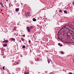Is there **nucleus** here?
Segmentation results:
<instances>
[{"instance_id":"10","label":"nucleus","mask_w":74,"mask_h":74,"mask_svg":"<svg viewBox=\"0 0 74 74\" xmlns=\"http://www.w3.org/2000/svg\"><path fill=\"white\" fill-rule=\"evenodd\" d=\"M19 8H17L16 9L15 11H19Z\"/></svg>"},{"instance_id":"6","label":"nucleus","mask_w":74,"mask_h":74,"mask_svg":"<svg viewBox=\"0 0 74 74\" xmlns=\"http://www.w3.org/2000/svg\"><path fill=\"white\" fill-rule=\"evenodd\" d=\"M63 29H64V27L63 26L62 27L60 30L59 31L60 32L63 30Z\"/></svg>"},{"instance_id":"21","label":"nucleus","mask_w":74,"mask_h":74,"mask_svg":"<svg viewBox=\"0 0 74 74\" xmlns=\"http://www.w3.org/2000/svg\"><path fill=\"white\" fill-rule=\"evenodd\" d=\"M60 40H61V41H63L62 40V38H60Z\"/></svg>"},{"instance_id":"40","label":"nucleus","mask_w":74,"mask_h":74,"mask_svg":"<svg viewBox=\"0 0 74 74\" xmlns=\"http://www.w3.org/2000/svg\"><path fill=\"white\" fill-rule=\"evenodd\" d=\"M14 30H15V28H14Z\"/></svg>"},{"instance_id":"39","label":"nucleus","mask_w":74,"mask_h":74,"mask_svg":"<svg viewBox=\"0 0 74 74\" xmlns=\"http://www.w3.org/2000/svg\"><path fill=\"white\" fill-rule=\"evenodd\" d=\"M23 36V35H21V36L22 37V36Z\"/></svg>"},{"instance_id":"2","label":"nucleus","mask_w":74,"mask_h":74,"mask_svg":"<svg viewBox=\"0 0 74 74\" xmlns=\"http://www.w3.org/2000/svg\"><path fill=\"white\" fill-rule=\"evenodd\" d=\"M30 15V13L29 12H27L25 13V16H29Z\"/></svg>"},{"instance_id":"15","label":"nucleus","mask_w":74,"mask_h":74,"mask_svg":"<svg viewBox=\"0 0 74 74\" xmlns=\"http://www.w3.org/2000/svg\"><path fill=\"white\" fill-rule=\"evenodd\" d=\"M69 34V32H67V37H69V36H70L69 35H68V34Z\"/></svg>"},{"instance_id":"34","label":"nucleus","mask_w":74,"mask_h":74,"mask_svg":"<svg viewBox=\"0 0 74 74\" xmlns=\"http://www.w3.org/2000/svg\"><path fill=\"white\" fill-rule=\"evenodd\" d=\"M58 38L59 39V40H60V38H59V37H58Z\"/></svg>"},{"instance_id":"14","label":"nucleus","mask_w":74,"mask_h":74,"mask_svg":"<svg viewBox=\"0 0 74 74\" xmlns=\"http://www.w3.org/2000/svg\"><path fill=\"white\" fill-rule=\"evenodd\" d=\"M21 40L23 41H24V39H23V38H21Z\"/></svg>"},{"instance_id":"4","label":"nucleus","mask_w":74,"mask_h":74,"mask_svg":"<svg viewBox=\"0 0 74 74\" xmlns=\"http://www.w3.org/2000/svg\"><path fill=\"white\" fill-rule=\"evenodd\" d=\"M27 30H28L27 32H30V27H27Z\"/></svg>"},{"instance_id":"16","label":"nucleus","mask_w":74,"mask_h":74,"mask_svg":"<svg viewBox=\"0 0 74 74\" xmlns=\"http://www.w3.org/2000/svg\"><path fill=\"white\" fill-rule=\"evenodd\" d=\"M23 48H25V46L24 45L22 46Z\"/></svg>"},{"instance_id":"30","label":"nucleus","mask_w":74,"mask_h":74,"mask_svg":"<svg viewBox=\"0 0 74 74\" xmlns=\"http://www.w3.org/2000/svg\"><path fill=\"white\" fill-rule=\"evenodd\" d=\"M16 64H19V63L18 62H17L16 63Z\"/></svg>"},{"instance_id":"22","label":"nucleus","mask_w":74,"mask_h":74,"mask_svg":"<svg viewBox=\"0 0 74 74\" xmlns=\"http://www.w3.org/2000/svg\"><path fill=\"white\" fill-rule=\"evenodd\" d=\"M71 29H72V30H74V28H73L72 27H71Z\"/></svg>"},{"instance_id":"32","label":"nucleus","mask_w":74,"mask_h":74,"mask_svg":"<svg viewBox=\"0 0 74 74\" xmlns=\"http://www.w3.org/2000/svg\"><path fill=\"white\" fill-rule=\"evenodd\" d=\"M27 74V72L26 73H25V74Z\"/></svg>"},{"instance_id":"37","label":"nucleus","mask_w":74,"mask_h":74,"mask_svg":"<svg viewBox=\"0 0 74 74\" xmlns=\"http://www.w3.org/2000/svg\"><path fill=\"white\" fill-rule=\"evenodd\" d=\"M68 37H70V36H69Z\"/></svg>"},{"instance_id":"20","label":"nucleus","mask_w":74,"mask_h":74,"mask_svg":"<svg viewBox=\"0 0 74 74\" xmlns=\"http://www.w3.org/2000/svg\"><path fill=\"white\" fill-rule=\"evenodd\" d=\"M61 54H62V55L63 54V52H61Z\"/></svg>"},{"instance_id":"33","label":"nucleus","mask_w":74,"mask_h":74,"mask_svg":"<svg viewBox=\"0 0 74 74\" xmlns=\"http://www.w3.org/2000/svg\"><path fill=\"white\" fill-rule=\"evenodd\" d=\"M60 32V31L59 30V31L58 32V34L59 33V32Z\"/></svg>"},{"instance_id":"1","label":"nucleus","mask_w":74,"mask_h":74,"mask_svg":"<svg viewBox=\"0 0 74 74\" xmlns=\"http://www.w3.org/2000/svg\"><path fill=\"white\" fill-rule=\"evenodd\" d=\"M64 26V29L65 30V29H66V30H69V29L71 28V27L69 26V25L66 24V25H65Z\"/></svg>"},{"instance_id":"5","label":"nucleus","mask_w":74,"mask_h":74,"mask_svg":"<svg viewBox=\"0 0 74 74\" xmlns=\"http://www.w3.org/2000/svg\"><path fill=\"white\" fill-rule=\"evenodd\" d=\"M47 61H48V63H50V62H51V59H47Z\"/></svg>"},{"instance_id":"27","label":"nucleus","mask_w":74,"mask_h":74,"mask_svg":"<svg viewBox=\"0 0 74 74\" xmlns=\"http://www.w3.org/2000/svg\"><path fill=\"white\" fill-rule=\"evenodd\" d=\"M60 47H62V45H60Z\"/></svg>"},{"instance_id":"8","label":"nucleus","mask_w":74,"mask_h":74,"mask_svg":"<svg viewBox=\"0 0 74 74\" xmlns=\"http://www.w3.org/2000/svg\"><path fill=\"white\" fill-rule=\"evenodd\" d=\"M33 21H34V22H35V21H37V20H36V19L35 18H33Z\"/></svg>"},{"instance_id":"35","label":"nucleus","mask_w":74,"mask_h":74,"mask_svg":"<svg viewBox=\"0 0 74 74\" xmlns=\"http://www.w3.org/2000/svg\"><path fill=\"white\" fill-rule=\"evenodd\" d=\"M14 2H16V1L15 0L14 1Z\"/></svg>"},{"instance_id":"25","label":"nucleus","mask_w":74,"mask_h":74,"mask_svg":"<svg viewBox=\"0 0 74 74\" xmlns=\"http://www.w3.org/2000/svg\"><path fill=\"white\" fill-rule=\"evenodd\" d=\"M58 45H60V43H58Z\"/></svg>"},{"instance_id":"3","label":"nucleus","mask_w":74,"mask_h":74,"mask_svg":"<svg viewBox=\"0 0 74 74\" xmlns=\"http://www.w3.org/2000/svg\"><path fill=\"white\" fill-rule=\"evenodd\" d=\"M70 32H70V33H71L70 34H72V35H73V34L74 33V32L73 31V30H71L70 31Z\"/></svg>"},{"instance_id":"13","label":"nucleus","mask_w":74,"mask_h":74,"mask_svg":"<svg viewBox=\"0 0 74 74\" xmlns=\"http://www.w3.org/2000/svg\"><path fill=\"white\" fill-rule=\"evenodd\" d=\"M64 13H65V14H67V11H66V10H64Z\"/></svg>"},{"instance_id":"9","label":"nucleus","mask_w":74,"mask_h":74,"mask_svg":"<svg viewBox=\"0 0 74 74\" xmlns=\"http://www.w3.org/2000/svg\"><path fill=\"white\" fill-rule=\"evenodd\" d=\"M0 3L1 5V6H2V7H4V6L3 5V3H2L1 2H0Z\"/></svg>"},{"instance_id":"28","label":"nucleus","mask_w":74,"mask_h":74,"mask_svg":"<svg viewBox=\"0 0 74 74\" xmlns=\"http://www.w3.org/2000/svg\"><path fill=\"white\" fill-rule=\"evenodd\" d=\"M28 41H29V42H30L31 41H30V40H29Z\"/></svg>"},{"instance_id":"41","label":"nucleus","mask_w":74,"mask_h":74,"mask_svg":"<svg viewBox=\"0 0 74 74\" xmlns=\"http://www.w3.org/2000/svg\"><path fill=\"white\" fill-rule=\"evenodd\" d=\"M58 36H59V34H58Z\"/></svg>"},{"instance_id":"18","label":"nucleus","mask_w":74,"mask_h":74,"mask_svg":"<svg viewBox=\"0 0 74 74\" xmlns=\"http://www.w3.org/2000/svg\"><path fill=\"white\" fill-rule=\"evenodd\" d=\"M59 12H62V10H60L59 11Z\"/></svg>"},{"instance_id":"12","label":"nucleus","mask_w":74,"mask_h":74,"mask_svg":"<svg viewBox=\"0 0 74 74\" xmlns=\"http://www.w3.org/2000/svg\"><path fill=\"white\" fill-rule=\"evenodd\" d=\"M10 40H11V41H12L13 40H14V38H10Z\"/></svg>"},{"instance_id":"23","label":"nucleus","mask_w":74,"mask_h":74,"mask_svg":"<svg viewBox=\"0 0 74 74\" xmlns=\"http://www.w3.org/2000/svg\"><path fill=\"white\" fill-rule=\"evenodd\" d=\"M69 74H73V73H72L71 72V73H69Z\"/></svg>"},{"instance_id":"17","label":"nucleus","mask_w":74,"mask_h":74,"mask_svg":"<svg viewBox=\"0 0 74 74\" xmlns=\"http://www.w3.org/2000/svg\"><path fill=\"white\" fill-rule=\"evenodd\" d=\"M39 60V58H37L36 59V61H38Z\"/></svg>"},{"instance_id":"24","label":"nucleus","mask_w":74,"mask_h":74,"mask_svg":"<svg viewBox=\"0 0 74 74\" xmlns=\"http://www.w3.org/2000/svg\"><path fill=\"white\" fill-rule=\"evenodd\" d=\"M3 69L5 70V69H4V66H3Z\"/></svg>"},{"instance_id":"26","label":"nucleus","mask_w":74,"mask_h":74,"mask_svg":"<svg viewBox=\"0 0 74 74\" xmlns=\"http://www.w3.org/2000/svg\"><path fill=\"white\" fill-rule=\"evenodd\" d=\"M23 37H25V35L24 34V35H23Z\"/></svg>"},{"instance_id":"19","label":"nucleus","mask_w":74,"mask_h":74,"mask_svg":"<svg viewBox=\"0 0 74 74\" xmlns=\"http://www.w3.org/2000/svg\"><path fill=\"white\" fill-rule=\"evenodd\" d=\"M33 26H31L30 27V29H33Z\"/></svg>"},{"instance_id":"29","label":"nucleus","mask_w":74,"mask_h":74,"mask_svg":"<svg viewBox=\"0 0 74 74\" xmlns=\"http://www.w3.org/2000/svg\"><path fill=\"white\" fill-rule=\"evenodd\" d=\"M1 12H3V10L1 9Z\"/></svg>"},{"instance_id":"36","label":"nucleus","mask_w":74,"mask_h":74,"mask_svg":"<svg viewBox=\"0 0 74 74\" xmlns=\"http://www.w3.org/2000/svg\"><path fill=\"white\" fill-rule=\"evenodd\" d=\"M73 4H74V2H73Z\"/></svg>"},{"instance_id":"11","label":"nucleus","mask_w":74,"mask_h":74,"mask_svg":"<svg viewBox=\"0 0 74 74\" xmlns=\"http://www.w3.org/2000/svg\"><path fill=\"white\" fill-rule=\"evenodd\" d=\"M7 46V44H5L3 45V47H6Z\"/></svg>"},{"instance_id":"38","label":"nucleus","mask_w":74,"mask_h":74,"mask_svg":"<svg viewBox=\"0 0 74 74\" xmlns=\"http://www.w3.org/2000/svg\"><path fill=\"white\" fill-rule=\"evenodd\" d=\"M6 0V1H8V0Z\"/></svg>"},{"instance_id":"7","label":"nucleus","mask_w":74,"mask_h":74,"mask_svg":"<svg viewBox=\"0 0 74 74\" xmlns=\"http://www.w3.org/2000/svg\"><path fill=\"white\" fill-rule=\"evenodd\" d=\"M3 42H5L7 43L8 42V40H5L4 41H3Z\"/></svg>"},{"instance_id":"31","label":"nucleus","mask_w":74,"mask_h":74,"mask_svg":"<svg viewBox=\"0 0 74 74\" xmlns=\"http://www.w3.org/2000/svg\"><path fill=\"white\" fill-rule=\"evenodd\" d=\"M45 73H47V71H45Z\"/></svg>"}]
</instances>
